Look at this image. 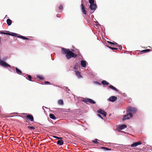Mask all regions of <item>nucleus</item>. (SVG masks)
<instances>
[{
    "label": "nucleus",
    "instance_id": "obj_22",
    "mask_svg": "<svg viewBox=\"0 0 152 152\" xmlns=\"http://www.w3.org/2000/svg\"><path fill=\"white\" fill-rule=\"evenodd\" d=\"M88 102L91 104H95V103L94 101L90 99H88Z\"/></svg>",
    "mask_w": 152,
    "mask_h": 152
},
{
    "label": "nucleus",
    "instance_id": "obj_10",
    "mask_svg": "<svg viewBox=\"0 0 152 152\" xmlns=\"http://www.w3.org/2000/svg\"><path fill=\"white\" fill-rule=\"evenodd\" d=\"M81 66L83 67H85L86 66V61L82 60L80 61Z\"/></svg>",
    "mask_w": 152,
    "mask_h": 152
},
{
    "label": "nucleus",
    "instance_id": "obj_25",
    "mask_svg": "<svg viewBox=\"0 0 152 152\" xmlns=\"http://www.w3.org/2000/svg\"><path fill=\"white\" fill-rule=\"evenodd\" d=\"M78 64L77 63H76L73 67V68L77 70L78 69Z\"/></svg>",
    "mask_w": 152,
    "mask_h": 152
},
{
    "label": "nucleus",
    "instance_id": "obj_39",
    "mask_svg": "<svg viewBox=\"0 0 152 152\" xmlns=\"http://www.w3.org/2000/svg\"><path fill=\"white\" fill-rule=\"evenodd\" d=\"M57 17L59 18L61 16V15L60 14H57L56 15Z\"/></svg>",
    "mask_w": 152,
    "mask_h": 152
},
{
    "label": "nucleus",
    "instance_id": "obj_12",
    "mask_svg": "<svg viewBox=\"0 0 152 152\" xmlns=\"http://www.w3.org/2000/svg\"><path fill=\"white\" fill-rule=\"evenodd\" d=\"M63 143L64 142L63 140H58L57 142V144L60 145H62Z\"/></svg>",
    "mask_w": 152,
    "mask_h": 152
},
{
    "label": "nucleus",
    "instance_id": "obj_36",
    "mask_svg": "<svg viewBox=\"0 0 152 152\" xmlns=\"http://www.w3.org/2000/svg\"><path fill=\"white\" fill-rule=\"evenodd\" d=\"M45 85L50 84V83L48 81H45L44 83Z\"/></svg>",
    "mask_w": 152,
    "mask_h": 152
},
{
    "label": "nucleus",
    "instance_id": "obj_23",
    "mask_svg": "<svg viewBox=\"0 0 152 152\" xmlns=\"http://www.w3.org/2000/svg\"><path fill=\"white\" fill-rule=\"evenodd\" d=\"M150 51V49H146V50H142L141 51V52H142V53H141L142 54V53H146V52H149Z\"/></svg>",
    "mask_w": 152,
    "mask_h": 152
},
{
    "label": "nucleus",
    "instance_id": "obj_42",
    "mask_svg": "<svg viewBox=\"0 0 152 152\" xmlns=\"http://www.w3.org/2000/svg\"><path fill=\"white\" fill-rule=\"evenodd\" d=\"M107 47L108 48H109V47H110V46H109V45H107Z\"/></svg>",
    "mask_w": 152,
    "mask_h": 152
},
{
    "label": "nucleus",
    "instance_id": "obj_17",
    "mask_svg": "<svg viewBox=\"0 0 152 152\" xmlns=\"http://www.w3.org/2000/svg\"><path fill=\"white\" fill-rule=\"evenodd\" d=\"M7 24L9 26H10L12 23V20L10 19H8L7 20Z\"/></svg>",
    "mask_w": 152,
    "mask_h": 152
},
{
    "label": "nucleus",
    "instance_id": "obj_13",
    "mask_svg": "<svg viewBox=\"0 0 152 152\" xmlns=\"http://www.w3.org/2000/svg\"><path fill=\"white\" fill-rule=\"evenodd\" d=\"M109 87L111 89H112L113 90H114L115 91H119L115 87H114L113 86H112V85H110L109 86Z\"/></svg>",
    "mask_w": 152,
    "mask_h": 152
},
{
    "label": "nucleus",
    "instance_id": "obj_18",
    "mask_svg": "<svg viewBox=\"0 0 152 152\" xmlns=\"http://www.w3.org/2000/svg\"><path fill=\"white\" fill-rule=\"evenodd\" d=\"M100 148L101 149H104V151H110L111 150V149L110 148H106V147H101Z\"/></svg>",
    "mask_w": 152,
    "mask_h": 152
},
{
    "label": "nucleus",
    "instance_id": "obj_41",
    "mask_svg": "<svg viewBox=\"0 0 152 152\" xmlns=\"http://www.w3.org/2000/svg\"><path fill=\"white\" fill-rule=\"evenodd\" d=\"M25 39H26V40H28L29 39L26 37V38Z\"/></svg>",
    "mask_w": 152,
    "mask_h": 152
},
{
    "label": "nucleus",
    "instance_id": "obj_14",
    "mask_svg": "<svg viewBox=\"0 0 152 152\" xmlns=\"http://www.w3.org/2000/svg\"><path fill=\"white\" fill-rule=\"evenodd\" d=\"M127 127V126L125 124H123L119 126V128L121 129H122L124 128H126Z\"/></svg>",
    "mask_w": 152,
    "mask_h": 152
},
{
    "label": "nucleus",
    "instance_id": "obj_1",
    "mask_svg": "<svg viewBox=\"0 0 152 152\" xmlns=\"http://www.w3.org/2000/svg\"><path fill=\"white\" fill-rule=\"evenodd\" d=\"M61 53L63 54H66V57L68 59L72 58H75L77 56L76 54L71 51L70 49L64 48H61Z\"/></svg>",
    "mask_w": 152,
    "mask_h": 152
},
{
    "label": "nucleus",
    "instance_id": "obj_9",
    "mask_svg": "<svg viewBox=\"0 0 152 152\" xmlns=\"http://www.w3.org/2000/svg\"><path fill=\"white\" fill-rule=\"evenodd\" d=\"M97 112L98 113L103 115L104 116H106V113L102 109L99 110H98Z\"/></svg>",
    "mask_w": 152,
    "mask_h": 152
},
{
    "label": "nucleus",
    "instance_id": "obj_7",
    "mask_svg": "<svg viewBox=\"0 0 152 152\" xmlns=\"http://www.w3.org/2000/svg\"><path fill=\"white\" fill-rule=\"evenodd\" d=\"M97 7L96 5V4H90L89 6L90 9L94 11L96 9Z\"/></svg>",
    "mask_w": 152,
    "mask_h": 152
},
{
    "label": "nucleus",
    "instance_id": "obj_19",
    "mask_svg": "<svg viewBox=\"0 0 152 152\" xmlns=\"http://www.w3.org/2000/svg\"><path fill=\"white\" fill-rule=\"evenodd\" d=\"M50 117L53 120H55L56 119V117H55L54 115L53 114H50L49 115Z\"/></svg>",
    "mask_w": 152,
    "mask_h": 152
},
{
    "label": "nucleus",
    "instance_id": "obj_27",
    "mask_svg": "<svg viewBox=\"0 0 152 152\" xmlns=\"http://www.w3.org/2000/svg\"><path fill=\"white\" fill-rule=\"evenodd\" d=\"M37 77L41 80H43L44 79V77L42 75H38L37 76Z\"/></svg>",
    "mask_w": 152,
    "mask_h": 152
},
{
    "label": "nucleus",
    "instance_id": "obj_16",
    "mask_svg": "<svg viewBox=\"0 0 152 152\" xmlns=\"http://www.w3.org/2000/svg\"><path fill=\"white\" fill-rule=\"evenodd\" d=\"M15 69L17 73L20 75L22 74V72L21 70H20L18 69L17 67L15 68Z\"/></svg>",
    "mask_w": 152,
    "mask_h": 152
},
{
    "label": "nucleus",
    "instance_id": "obj_37",
    "mask_svg": "<svg viewBox=\"0 0 152 152\" xmlns=\"http://www.w3.org/2000/svg\"><path fill=\"white\" fill-rule=\"evenodd\" d=\"M0 34H7V35H8V33H5V32H0Z\"/></svg>",
    "mask_w": 152,
    "mask_h": 152
},
{
    "label": "nucleus",
    "instance_id": "obj_32",
    "mask_svg": "<svg viewBox=\"0 0 152 152\" xmlns=\"http://www.w3.org/2000/svg\"><path fill=\"white\" fill-rule=\"evenodd\" d=\"M109 48L110 49H112L113 50H117L118 49V48H113V47H109Z\"/></svg>",
    "mask_w": 152,
    "mask_h": 152
},
{
    "label": "nucleus",
    "instance_id": "obj_28",
    "mask_svg": "<svg viewBox=\"0 0 152 152\" xmlns=\"http://www.w3.org/2000/svg\"><path fill=\"white\" fill-rule=\"evenodd\" d=\"M99 140L97 139H96L92 141V142L95 143H98L99 142L98 141Z\"/></svg>",
    "mask_w": 152,
    "mask_h": 152
},
{
    "label": "nucleus",
    "instance_id": "obj_15",
    "mask_svg": "<svg viewBox=\"0 0 152 152\" xmlns=\"http://www.w3.org/2000/svg\"><path fill=\"white\" fill-rule=\"evenodd\" d=\"M107 42L111 45H116V46H115V47H118V44L115 42H110L107 41Z\"/></svg>",
    "mask_w": 152,
    "mask_h": 152
},
{
    "label": "nucleus",
    "instance_id": "obj_11",
    "mask_svg": "<svg viewBox=\"0 0 152 152\" xmlns=\"http://www.w3.org/2000/svg\"><path fill=\"white\" fill-rule=\"evenodd\" d=\"M75 74L77 76L78 78H80L82 77V76L80 75V72L78 71H75Z\"/></svg>",
    "mask_w": 152,
    "mask_h": 152
},
{
    "label": "nucleus",
    "instance_id": "obj_34",
    "mask_svg": "<svg viewBox=\"0 0 152 152\" xmlns=\"http://www.w3.org/2000/svg\"><path fill=\"white\" fill-rule=\"evenodd\" d=\"M53 137L57 139H62V138H61V137H58L56 136H53Z\"/></svg>",
    "mask_w": 152,
    "mask_h": 152
},
{
    "label": "nucleus",
    "instance_id": "obj_40",
    "mask_svg": "<svg viewBox=\"0 0 152 152\" xmlns=\"http://www.w3.org/2000/svg\"><path fill=\"white\" fill-rule=\"evenodd\" d=\"M118 47L119 49H121L122 48V47L121 46L118 45Z\"/></svg>",
    "mask_w": 152,
    "mask_h": 152
},
{
    "label": "nucleus",
    "instance_id": "obj_24",
    "mask_svg": "<svg viewBox=\"0 0 152 152\" xmlns=\"http://www.w3.org/2000/svg\"><path fill=\"white\" fill-rule=\"evenodd\" d=\"M58 102V104L60 105H63L64 104L63 101L61 99L59 100Z\"/></svg>",
    "mask_w": 152,
    "mask_h": 152
},
{
    "label": "nucleus",
    "instance_id": "obj_29",
    "mask_svg": "<svg viewBox=\"0 0 152 152\" xmlns=\"http://www.w3.org/2000/svg\"><path fill=\"white\" fill-rule=\"evenodd\" d=\"M89 2L90 4H94V0H89Z\"/></svg>",
    "mask_w": 152,
    "mask_h": 152
},
{
    "label": "nucleus",
    "instance_id": "obj_38",
    "mask_svg": "<svg viewBox=\"0 0 152 152\" xmlns=\"http://www.w3.org/2000/svg\"><path fill=\"white\" fill-rule=\"evenodd\" d=\"M97 115H98V116L99 117H100L101 118L103 119L102 118V117L101 116V115H100L99 114H97Z\"/></svg>",
    "mask_w": 152,
    "mask_h": 152
},
{
    "label": "nucleus",
    "instance_id": "obj_8",
    "mask_svg": "<svg viewBox=\"0 0 152 152\" xmlns=\"http://www.w3.org/2000/svg\"><path fill=\"white\" fill-rule=\"evenodd\" d=\"M117 97L114 96H113L110 97L109 99V100L111 102H114L117 99Z\"/></svg>",
    "mask_w": 152,
    "mask_h": 152
},
{
    "label": "nucleus",
    "instance_id": "obj_35",
    "mask_svg": "<svg viewBox=\"0 0 152 152\" xmlns=\"http://www.w3.org/2000/svg\"><path fill=\"white\" fill-rule=\"evenodd\" d=\"M58 8L60 10H62L63 9V6L62 5H60L58 7Z\"/></svg>",
    "mask_w": 152,
    "mask_h": 152
},
{
    "label": "nucleus",
    "instance_id": "obj_5",
    "mask_svg": "<svg viewBox=\"0 0 152 152\" xmlns=\"http://www.w3.org/2000/svg\"><path fill=\"white\" fill-rule=\"evenodd\" d=\"M142 143L140 141H139L137 142H133V143L131 145V147L134 148L136 147L138 145H141Z\"/></svg>",
    "mask_w": 152,
    "mask_h": 152
},
{
    "label": "nucleus",
    "instance_id": "obj_6",
    "mask_svg": "<svg viewBox=\"0 0 152 152\" xmlns=\"http://www.w3.org/2000/svg\"><path fill=\"white\" fill-rule=\"evenodd\" d=\"M27 119L28 120L32 122L34 121V118L32 115H28L26 117Z\"/></svg>",
    "mask_w": 152,
    "mask_h": 152
},
{
    "label": "nucleus",
    "instance_id": "obj_30",
    "mask_svg": "<svg viewBox=\"0 0 152 152\" xmlns=\"http://www.w3.org/2000/svg\"><path fill=\"white\" fill-rule=\"evenodd\" d=\"M82 101L84 103H87V102H88V99H84V98L82 100Z\"/></svg>",
    "mask_w": 152,
    "mask_h": 152
},
{
    "label": "nucleus",
    "instance_id": "obj_2",
    "mask_svg": "<svg viewBox=\"0 0 152 152\" xmlns=\"http://www.w3.org/2000/svg\"><path fill=\"white\" fill-rule=\"evenodd\" d=\"M133 116L132 114V113H128L126 115H125L124 116V118H123V120L124 121L126 120H128L129 119V116L130 117H132Z\"/></svg>",
    "mask_w": 152,
    "mask_h": 152
},
{
    "label": "nucleus",
    "instance_id": "obj_44",
    "mask_svg": "<svg viewBox=\"0 0 152 152\" xmlns=\"http://www.w3.org/2000/svg\"><path fill=\"white\" fill-rule=\"evenodd\" d=\"M72 50V51H74V50Z\"/></svg>",
    "mask_w": 152,
    "mask_h": 152
},
{
    "label": "nucleus",
    "instance_id": "obj_26",
    "mask_svg": "<svg viewBox=\"0 0 152 152\" xmlns=\"http://www.w3.org/2000/svg\"><path fill=\"white\" fill-rule=\"evenodd\" d=\"M17 34L12 33H8V35H11L13 36L16 37Z\"/></svg>",
    "mask_w": 152,
    "mask_h": 152
},
{
    "label": "nucleus",
    "instance_id": "obj_31",
    "mask_svg": "<svg viewBox=\"0 0 152 152\" xmlns=\"http://www.w3.org/2000/svg\"><path fill=\"white\" fill-rule=\"evenodd\" d=\"M31 78H32V77H31V75H28V79L30 81H32V80H31Z\"/></svg>",
    "mask_w": 152,
    "mask_h": 152
},
{
    "label": "nucleus",
    "instance_id": "obj_20",
    "mask_svg": "<svg viewBox=\"0 0 152 152\" xmlns=\"http://www.w3.org/2000/svg\"><path fill=\"white\" fill-rule=\"evenodd\" d=\"M27 128L30 130H34L35 129V128L33 126H27Z\"/></svg>",
    "mask_w": 152,
    "mask_h": 152
},
{
    "label": "nucleus",
    "instance_id": "obj_3",
    "mask_svg": "<svg viewBox=\"0 0 152 152\" xmlns=\"http://www.w3.org/2000/svg\"><path fill=\"white\" fill-rule=\"evenodd\" d=\"M81 8L82 13L84 15H86L87 14V12L86 10V8L83 4L82 3L81 5Z\"/></svg>",
    "mask_w": 152,
    "mask_h": 152
},
{
    "label": "nucleus",
    "instance_id": "obj_4",
    "mask_svg": "<svg viewBox=\"0 0 152 152\" xmlns=\"http://www.w3.org/2000/svg\"><path fill=\"white\" fill-rule=\"evenodd\" d=\"M137 111V109L136 108L133 107H130L129 109L128 110L127 112H131L134 113H135Z\"/></svg>",
    "mask_w": 152,
    "mask_h": 152
},
{
    "label": "nucleus",
    "instance_id": "obj_21",
    "mask_svg": "<svg viewBox=\"0 0 152 152\" xmlns=\"http://www.w3.org/2000/svg\"><path fill=\"white\" fill-rule=\"evenodd\" d=\"M102 83L103 85H108L109 83L105 80H103L102 81Z\"/></svg>",
    "mask_w": 152,
    "mask_h": 152
},
{
    "label": "nucleus",
    "instance_id": "obj_33",
    "mask_svg": "<svg viewBox=\"0 0 152 152\" xmlns=\"http://www.w3.org/2000/svg\"><path fill=\"white\" fill-rule=\"evenodd\" d=\"M18 37L19 38H20L21 39H25L26 38V37H25L22 36H18Z\"/></svg>",
    "mask_w": 152,
    "mask_h": 152
},
{
    "label": "nucleus",
    "instance_id": "obj_43",
    "mask_svg": "<svg viewBox=\"0 0 152 152\" xmlns=\"http://www.w3.org/2000/svg\"><path fill=\"white\" fill-rule=\"evenodd\" d=\"M6 117H10L9 116V115L6 116Z\"/></svg>",
    "mask_w": 152,
    "mask_h": 152
}]
</instances>
